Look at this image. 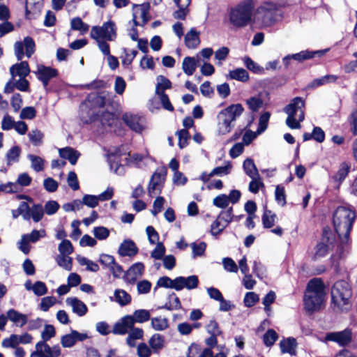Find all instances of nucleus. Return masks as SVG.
Masks as SVG:
<instances>
[{
	"label": "nucleus",
	"instance_id": "obj_7",
	"mask_svg": "<svg viewBox=\"0 0 357 357\" xmlns=\"http://www.w3.org/2000/svg\"><path fill=\"white\" fill-rule=\"evenodd\" d=\"M257 20L264 26H271L282 19V10L272 2H264L256 11Z\"/></svg>",
	"mask_w": 357,
	"mask_h": 357
},
{
	"label": "nucleus",
	"instance_id": "obj_46",
	"mask_svg": "<svg viewBox=\"0 0 357 357\" xmlns=\"http://www.w3.org/2000/svg\"><path fill=\"white\" fill-rule=\"evenodd\" d=\"M27 157L31 161V167L34 171L39 172L44 169L45 160L42 158L33 154H29Z\"/></svg>",
	"mask_w": 357,
	"mask_h": 357
},
{
	"label": "nucleus",
	"instance_id": "obj_45",
	"mask_svg": "<svg viewBox=\"0 0 357 357\" xmlns=\"http://www.w3.org/2000/svg\"><path fill=\"white\" fill-rule=\"evenodd\" d=\"M44 208L40 204H33L30 208V215L35 222H40L44 215Z\"/></svg>",
	"mask_w": 357,
	"mask_h": 357
},
{
	"label": "nucleus",
	"instance_id": "obj_2",
	"mask_svg": "<svg viewBox=\"0 0 357 357\" xmlns=\"http://www.w3.org/2000/svg\"><path fill=\"white\" fill-rule=\"evenodd\" d=\"M244 111L240 103L231 104L217 114V132L220 135L229 134L235 127L236 121Z\"/></svg>",
	"mask_w": 357,
	"mask_h": 357
},
{
	"label": "nucleus",
	"instance_id": "obj_12",
	"mask_svg": "<svg viewBox=\"0 0 357 357\" xmlns=\"http://www.w3.org/2000/svg\"><path fill=\"white\" fill-rule=\"evenodd\" d=\"M287 115H295L300 121L305 119V101L301 97H296L284 108Z\"/></svg>",
	"mask_w": 357,
	"mask_h": 357
},
{
	"label": "nucleus",
	"instance_id": "obj_27",
	"mask_svg": "<svg viewBox=\"0 0 357 357\" xmlns=\"http://www.w3.org/2000/svg\"><path fill=\"white\" fill-rule=\"evenodd\" d=\"M297 342L294 337L284 338L280 342V348L282 354H289L290 355L296 354Z\"/></svg>",
	"mask_w": 357,
	"mask_h": 357
},
{
	"label": "nucleus",
	"instance_id": "obj_56",
	"mask_svg": "<svg viewBox=\"0 0 357 357\" xmlns=\"http://www.w3.org/2000/svg\"><path fill=\"white\" fill-rule=\"evenodd\" d=\"M56 335L55 328L53 325L45 324L43 331L41 333V341L47 342Z\"/></svg>",
	"mask_w": 357,
	"mask_h": 357
},
{
	"label": "nucleus",
	"instance_id": "obj_18",
	"mask_svg": "<svg viewBox=\"0 0 357 357\" xmlns=\"http://www.w3.org/2000/svg\"><path fill=\"white\" fill-rule=\"evenodd\" d=\"M151 159L150 155L134 153L132 155L128 153V157L125 158L126 163L128 165H132L138 168H143L147 165V160Z\"/></svg>",
	"mask_w": 357,
	"mask_h": 357
},
{
	"label": "nucleus",
	"instance_id": "obj_10",
	"mask_svg": "<svg viewBox=\"0 0 357 357\" xmlns=\"http://www.w3.org/2000/svg\"><path fill=\"white\" fill-rule=\"evenodd\" d=\"M167 169L165 167L158 168L149 181L148 186V193L149 196L153 197L161 192L165 181Z\"/></svg>",
	"mask_w": 357,
	"mask_h": 357
},
{
	"label": "nucleus",
	"instance_id": "obj_63",
	"mask_svg": "<svg viewBox=\"0 0 357 357\" xmlns=\"http://www.w3.org/2000/svg\"><path fill=\"white\" fill-rule=\"evenodd\" d=\"M213 204L220 208H227L229 204L227 195L225 194L218 195L213 199Z\"/></svg>",
	"mask_w": 357,
	"mask_h": 357
},
{
	"label": "nucleus",
	"instance_id": "obj_48",
	"mask_svg": "<svg viewBox=\"0 0 357 357\" xmlns=\"http://www.w3.org/2000/svg\"><path fill=\"white\" fill-rule=\"evenodd\" d=\"M276 215L271 211L266 209L262 215V224L264 228H271L274 225Z\"/></svg>",
	"mask_w": 357,
	"mask_h": 357
},
{
	"label": "nucleus",
	"instance_id": "obj_19",
	"mask_svg": "<svg viewBox=\"0 0 357 357\" xmlns=\"http://www.w3.org/2000/svg\"><path fill=\"white\" fill-rule=\"evenodd\" d=\"M133 327L132 319L130 315H127L121 318L116 322L112 330V332L116 335H125L128 333V330Z\"/></svg>",
	"mask_w": 357,
	"mask_h": 357
},
{
	"label": "nucleus",
	"instance_id": "obj_32",
	"mask_svg": "<svg viewBox=\"0 0 357 357\" xmlns=\"http://www.w3.org/2000/svg\"><path fill=\"white\" fill-rule=\"evenodd\" d=\"M149 344L153 352L158 354L164 347L165 337L159 333H155L149 340Z\"/></svg>",
	"mask_w": 357,
	"mask_h": 357
},
{
	"label": "nucleus",
	"instance_id": "obj_33",
	"mask_svg": "<svg viewBox=\"0 0 357 357\" xmlns=\"http://www.w3.org/2000/svg\"><path fill=\"white\" fill-rule=\"evenodd\" d=\"M197 61L195 57L186 56L182 63V69L188 76L193 75L197 68Z\"/></svg>",
	"mask_w": 357,
	"mask_h": 357
},
{
	"label": "nucleus",
	"instance_id": "obj_53",
	"mask_svg": "<svg viewBox=\"0 0 357 357\" xmlns=\"http://www.w3.org/2000/svg\"><path fill=\"white\" fill-rule=\"evenodd\" d=\"M218 217L219 219L224 222L222 227H226L234 218L232 207L229 208L226 211H221Z\"/></svg>",
	"mask_w": 357,
	"mask_h": 357
},
{
	"label": "nucleus",
	"instance_id": "obj_39",
	"mask_svg": "<svg viewBox=\"0 0 357 357\" xmlns=\"http://www.w3.org/2000/svg\"><path fill=\"white\" fill-rule=\"evenodd\" d=\"M337 79V76L335 75H327L319 78L314 79L310 84L309 87L316 88L328 83H333Z\"/></svg>",
	"mask_w": 357,
	"mask_h": 357
},
{
	"label": "nucleus",
	"instance_id": "obj_59",
	"mask_svg": "<svg viewBox=\"0 0 357 357\" xmlns=\"http://www.w3.org/2000/svg\"><path fill=\"white\" fill-rule=\"evenodd\" d=\"M93 233L96 238L100 241L105 240L109 236V230L102 226L95 227Z\"/></svg>",
	"mask_w": 357,
	"mask_h": 357
},
{
	"label": "nucleus",
	"instance_id": "obj_41",
	"mask_svg": "<svg viewBox=\"0 0 357 357\" xmlns=\"http://www.w3.org/2000/svg\"><path fill=\"white\" fill-rule=\"evenodd\" d=\"M229 76L231 79L245 82L249 79V74L246 70L238 68L229 71Z\"/></svg>",
	"mask_w": 357,
	"mask_h": 357
},
{
	"label": "nucleus",
	"instance_id": "obj_40",
	"mask_svg": "<svg viewBox=\"0 0 357 357\" xmlns=\"http://www.w3.org/2000/svg\"><path fill=\"white\" fill-rule=\"evenodd\" d=\"M151 318L150 312L147 310L141 309L137 310L134 312L133 315L131 316L132 319L133 325L135 322L144 323L149 320Z\"/></svg>",
	"mask_w": 357,
	"mask_h": 357
},
{
	"label": "nucleus",
	"instance_id": "obj_21",
	"mask_svg": "<svg viewBox=\"0 0 357 357\" xmlns=\"http://www.w3.org/2000/svg\"><path fill=\"white\" fill-rule=\"evenodd\" d=\"M138 248L133 241L124 240L120 245L118 253L121 257H134L138 252Z\"/></svg>",
	"mask_w": 357,
	"mask_h": 357
},
{
	"label": "nucleus",
	"instance_id": "obj_5",
	"mask_svg": "<svg viewBox=\"0 0 357 357\" xmlns=\"http://www.w3.org/2000/svg\"><path fill=\"white\" fill-rule=\"evenodd\" d=\"M255 0H243L232 8L229 14L230 23L236 28L245 27L252 20Z\"/></svg>",
	"mask_w": 357,
	"mask_h": 357
},
{
	"label": "nucleus",
	"instance_id": "obj_11",
	"mask_svg": "<svg viewBox=\"0 0 357 357\" xmlns=\"http://www.w3.org/2000/svg\"><path fill=\"white\" fill-rule=\"evenodd\" d=\"M123 155L120 147L110 148L107 153V162L110 169L116 174L123 175L125 173L124 166L121 163V157Z\"/></svg>",
	"mask_w": 357,
	"mask_h": 357
},
{
	"label": "nucleus",
	"instance_id": "obj_28",
	"mask_svg": "<svg viewBox=\"0 0 357 357\" xmlns=\"http://www.w3.org/2000/svg\"><path fill=\"white\" fill-rule=\"evenodd\" d=\"M8 319L13 322L17 326L22 327L27 322V316L14 309H10L6 313Z\"/></svg>",
	"mask_w": 357,
	"mask_h": 357
},
{
	"label": "nucleus",
	"instance_id": "obj_52",
	"mask_svg": "<svg viewBox=\"0 0 357 357\" xmlns=\"http://www.w3.org/2000/svg\"><path fill=\"white\" fill-rule=\"evenodd\" d=\"M56 261L58 265L67 271L72 268V258L68 255H59L56 257Z\"/></svg>",
	"mask_w": 357,
	"mask_h": 357
},
{
	"label": "nucleus",
	"instance_id": "obj_47",
	"mask_svg": "<svg viewBox=\"0 0 357 357\" xmlns=\"http://www.w3.org/2000/svg\"><path fill=\"white\" fill-rule=\"evenodd\" d=\"M278 339V335L273 329H268L263 335V342L266 347H271Z\"/></svg>",
	"mask_w": 357,
	"mask_h": 357
},
{
	"label": "nucleus",
	"instance_id": "obj_54",
	"mask_svg": "<svg viewBox=\"0 0 357 357\" xmlns=\"http://www.w3.org/2000/svg\"><path fill=\"white\" fill-rule=\"evenodd\" d=\"M349 167L346 163H342L337 173L333 176V179L341 183L347 176Z\"/></svg>",
	"mask_w": 357,
	"mask_h": 357
},
{
	"label": "nucleus",
	"instance_id": "obj_50",
	"mask_svg": "<svg viewBox=\"0 0 357 357\" xmlns=\"http://www.w3.org/2000/svg\"><path fill=\"white\" fill-rule=\"evenodd\" d=\"M157 85L155 89V93H160L161 91H165V89H170L172 87V83L163 75H159L157 77Z\"/></svg>",
	"mask_w": 357,
	"mask_h": 357
},
{
	"label": "nucleus",
	"instance_id": "obj_8",
	"mask_svg": "<svg viewBox=\"0 0 357 357\" xmlns=\"http://www.w3.org/2000/svg\"><path fill=\"white\" fill-rule=\"evenodd\" d=\"M116 36V26L111 20L105 22L102 26H93L91 31V38L96 40L98 47L100 43L113 41Z\"/></svg>",
	"mask_w": 357,
	"mask_h": 357
},
{
	"label": "nucleus",
	"instance_id": "obj_17",
	"mask_svg": "<svg viewBox=\"0 0 357 357\" xmlns=\"http://www.w3.org/2000/svg\"><path fill=\"white\" fill-rule=\"evenodd\" d=\"M36 349L42 351L45 357H59L61 354V349L59 344L50 347L45 341H39L36 344Z\"/></svg>",
	"mask_w": 357,
	"mask_h": 357
},
{
	"label": "nucleus",
	"instance_id": "obj_62",
	"mask_svg": "<svg viewBox=\"0 0 357 357\" xmlns=\"http://www.w3.org/2000/svg\"><path fill=\"white\" fill-rule=\"evenodd\" d=\"M28 137L34 146H38L42 143L43 134L39 130L36 129L30 131Z\"/></svg>",
	"mask_w": 357,
	"mask_h": 357
},
{
	"label": "nucleus",
	"instance_id": "obj_15",
	"mask_svg": "<svg viewBox=\"0 0 357 357\" xmlns=\"http://www.w3.org/2000/svg\"><path fill=\"white\" fill-rule=\"evenodd\" d=\"M174 284V289L176 291H181L184 288L191 290L197 287L199 279L195 275H190L188 277L179 276L175 278Z\"/></svg>",
	"mask_w": 357,
	"mask_h": 357
},
{
	"label": "nucleus",
	"instance_id": "obj_43",
	"mask_svg": "<svg viewBox=\"0 0 357 357\" xmlns=\"http://www.w3.org/2000/svg\"><path fill=\"white\" fill-rule=\"evenodd\" d=\"M168 310H176L181 308V304L178 296L174 293L169 295L168 302L162 307Z\"/></svg>",
	"mask_w": 357,
	"mask_h": 357
},
{
	"label": "nucleus",
	"instance_id": "obj_37",
	"mask_svg": "<svg viewBox=\"0 0 357 357\" xmlns=\"http://www.w3.org/2000/svg\"><path fill=\"white\" fill-rule=\"evenodd\" d=\"M71 31H79L80 35H84L89 31V25L82 20L80 17H75L70 22Z\"/></svg>",
	"mask_w": 357,
	"mask_h": 357
},
{
	"label": "nucleus",
	"instance_id": "obj_24",
	"mask_svg": "<svg viewBox=\"0 0 357 357\" xmlns=\"http://www.w3.org/2000/svg\"><path fill=\"white\" fill-rule=\"evenodd\" d=\"M59 153L61 158L68 160L73 165H75L77 163L78 158L80 156V153L70 146L59 149Z\"/></svg>",
	"mask_w": 357,
	"mask_h": 357
},
{
	"label": "nucleus",
	"instance_id": "obj_4",
	"mask_svg": "<svg viewBox=\"0 0 357 357\" xmlns=\"http://www.w3.org/2000/svg\"><path fill=\"white\" fill-rule=\"evenodd\" d=\"M352 291L345 280L337 281L331 289L333 308L335 311H347L351 307Z\"/></svg>",
	"mask_w": 357,
	"mask_h": 357
},
{
	"label": "nucleus",
	"instance_id": "obj_13",
	"mask_svg": "<svg viewBox=\"0 0 357 357\" xmlns=\"http://www.w3.org/2000/svg\"><path fill=\"white\" fill-rule=\"evenodd\" d=\"M351 331L349 329L338 332H331L327 333L325 337L326 341L336 342L341 347L347 345L351 342Z\"/></svg>",
	"mask_w": 357,
	"mask_h": 357
},
{
	"label": "nucleus",
	"instance_id": "obj_1",
	"mask_svg": "<svg viewBox=\"0 0 357 357\" xmlns=\"http://www.w3.org/2000/svg\"><path fill=\"white\" fill-rule=\"evenodd\" d=\"M356 217V211L353 208L343 206L337 207L333 213L334 228L340 240V245L337 247V253L339 256L349 252V234Z\"/></svg>",
	"mask_w": 357,
	"mask_h": 357
},
{
	"label": "nucleus",
	"instance_id": "obj_26",
	"mask_svg": "<svg viewBox=\"0 0 357 357\" xmlns=\"http://www.w3.org/2000/svg\"><path fill=\"white\" fill-rule=\"evenodd\" d=\"M200 32L195 28H191L185 36V44L189 49H195L200 43Z\"/></svg>",
	"mask_w": 357,
	"mask_h": 357
},
{
	"label": "nucleus",
	"instance_id": "obj_42",
	"mask_svg": "<svg viewBox=\"0 0 357 357\" xmlns=\"http://www.w3.org/2000/svg\"><path fill=\"white\" fill-rule=\"evenodd\" d=\"M151 326L155 331H162L169 327V321L165 317H153L151 319Z\"/></svg>",
	"mask_w": 357,
	"mask_h": 357
},
{
	"label": "nucleus",
	"instance_id": "obj_57",
	"mask_svg": "<svg viewBox=\"0 0 357 357\" xmlns=\"http://www.w3.org/2000/svg\"><path fill=\"white\" fill-rule=\"evenodd\" d=\"M232 169V165L230 162H227V165L225 166H220L215 167L211 172V176H222L229 174Z\"/></svg>",
	"mask_w": 357,
	"mask_h": 357
},
{
	"label": "nucleus",
	"instance_id": "obj_64",
	"mask_svg": "<svg viewBox=\"0 0 357 357\" xmlns=\"http://www.w3.org/2000/svg\"><path fill=\"white\" fill-rule=\"evenodd\" d=\"M153 350L146 343H140L137 348V354L138 357H150Z\"/></svg>",
	"mask_w": 357,
	"mask_h": 357
},
{
	"label": "nucleus",
	"instance_id": "obj_20",
	"mask_svg": "<svg viewBox=\"0 0 357 357\" xmlns=\"http://www.w3.org/2000/svg\"><path fill=\"white\" fill-rule=\"evenodd\" d=\"M122 119L124 123L133 131L140 133L144 130V126L141 123L139 116L126 113L123 115Z\"/></svg>",
	"mask_w": 357,
	"mask_h": 357
},
{
	"label": "nucleus",
	"instance_id": "obj_34",
	"mask_svg": "<svg viewBox=\"0 0 357 357\" xmlns=\"http://www.w3.org/2000/svg\"><path fill=\"white\" fill-rule=\"evenodd\" d=\"M89 94H87L84 101L79 105V115L83 123H89Z\"/></svg>",
	"mask_w": 357,
	"mask_h": 357
},
{
	"label": "nucleus",
	"instance_id": "obj_25",
	"mask_svg": "<svg viewBox=\"0 0 357 357\" xmlns=\"http://www.w3.org/2000/svg\"><path fill=\"white\" fill-rule=\"evenodd\" d=\"M30 73L29 64L26 61H21L13 65L10 68V73L13 77L19 76L26 77Z\"/></svg>",
	"mask_w": 357,
	"mask_h": 357
},
{
	"label": "nucleus",
	"instance_id": "obj_58",
	"mask_svg": "<svg viewBox=\"0 0 357 357\" xmlns=\"http://www.w3.org/2000/svg\"><path fill=\"white\" fill-rule=\"evenodd\" d=\"M246 104L252 112H257L263 105L262 100L259 97H251L246 100Z\"/></svg>",
	"mask_w": 357,
	"mask_h": 357
},
{
	"label": "nucleus",
	"instance_id": "obj_30",
	"mask_svg": "<svg viewBox=\"0 0 357 357\" xmlns=\"http://www.w3.org/2000/svg\"><path fill=\"white\" fill-rule=\"evenodd\" d=\"M114 194V189L111 187H108L104 192L100 193L99 195H91V208H94L98 204V202L107 201L110 199Z\"/></svg>",
	"mask_w": 357,
	"mask_h": 357
},
{
	"label": "nucleus",
	"instance_id": "obj_51",
	"mask_svg": "<svg viewBox=\"0 0 357 357\" xmlns=\"http://www.w3.org/2000/svg\"><path fill=\"white\" fill-rule=\"evenodd\" d=\"M30 243H35L38 242L41 238L46 236V231L45 229H33L30 234H24Z\"/></svg>",
	"mask_w": 357,
	"mask_h": 357
},
{
	"label": "nucleus",
	"instance_id": "obj_14",
	"mask_svg": "<svg viewBox=\"0 0 357 357\" xmlns=\"http://www.w3.org/2000/svg\"><path fill=\"white\" fill-rule=\"evenodd\" d=\"M35 73L37 78L43 83L44 88L46 89L50 80L58 75V70L49 66L38 65Z\"/></svg>",
	"mask_w": 357,
	"mask_h": 357
},
{
	"label": "nucleus",
	"instance_id": "obj_31",
	"mask_svg": "<svg viewBox=\"0 0 357 357\" xmlns=\"http://www.w3.org/2000/svg\"><path fill=\"white\" fill-rule=\"evenodd\" d=\"M20 215H22L24 220L31 219L30 207L25 202H22L17 209L12 210V216L14 219L17 218Z\"/></svg>",
	"mask_w": 357,
	"mask_h": 357
},
{
	"label": "nucleus",
	"instance_id": "obj_44",
	"mask_svg": "<svg viewBox=\"0 0 357 357\" xmlns=\"http://www.w3.org/2000/svg\"><path fill=\"white\" fill-rule=\"evenodd\" d=\"M21 149L18 146H13L6 153L7 165H10L13 162L19 161Z\"/></svg>",
	"mask_w": 357,
	"mask_h": 357
},
{
	"label": "nucleus",
	"instance_id": "obj_61",
	"mask_svg": "<svg viewBox=\"0 0 357 357\" xmlns=\"http://www.w3.org/2000/svg\"><path fill=\"white\" fill-rule=\"evenodd\" d=\"M166 249L165 245L161 242H158L155 248L151 253V257L156 260L162 259L165 255Z\"/></svg>",
	"mask_w": 357,
	"mask_h": 357
},
{
	"label": "nucleus",
	"instance_id": "obj_36",
	"mask_svg": "<svg viewBox=\"0 0 357 357\" xmlns=\"http://www.w3.org/2000/svg\"><path fill=\"white\" fill-rule=\"evenodd\" d=\"M243 168L245 174L250 178L256 177V176L259 175L254 160L251 158H247L244 160L243 163Z\"/></svg>",
	"mask_w": 357,
	"mask_h": 357
},
{
	"label": "nucleus",
	"instance_id": "obj_35",
	"mask_svg": "<svg viewBox=\"0 0 357 357\" xmlns=\"http://www.w3.org/2000/svg\"><path fill=\"white\" fill-rule=\"evenodd\" d=\"M143 336L144 331L142 328L132 327L128 332L126 342L130 347H135L136 345L135 341L142 339Z\"/></svg>",
	"mask_w": 357,
	"mask_h": 357
},
{
	"label": "nucleus",
	"instance_id": "obj_60",
	"mask_svg": "<svg viewBox=\"0 0 357 357\" xmlns=\"http://www.w3.org/2000/svg\"><path fill=\"white\" fill-rule=\"evenodd\" d=\"M60 255H68L73 252V248L69 240L63 239L58 247Z\"/></svg>",
	"mask_w": 357,
	"mask_h": 357
},
{
	"label": "nucleus",
	"instance_id": "obj_23",
	"mask_svg": "<svg viewBox=\"0 0 357 357\" xmlns=\"http://www.w3.org/2000/svg\"><path fill=\"white\" fill-rule=\"evenodd\" d=\"M66 303L72 307L73 312L79 317L84 316L88 311L87 306L76 297L67 298Z\"/></svg>",
	"mask_w": 357,
	"mask_h": 357
},
{
	"label": "nucleus",
	"instance_id": "obj_55",
	"mask_svg": "<svg viewBox=\"0 0 357 357\" xmlns=\"http://www.w3.org/2000/svg\"><path fill=\"white\" fill-rule=\"evenodd\" d=\"M252 181L249 183L248 189L250 192L257 194L261 188L264 186L261 181L260 175L256 176V177H251Z\"/></svg>",
	"mask_w": 357,
	"mask_h": 357
},
{
	"label": "nucleus",
	"instance_id": "obj_49",
	"mask_svg": "<svg viewBox=\"0 0 357 357\" xmlns=\"http://www.w3.org/2000/svg\"><path fill=\"white\" fill-rule=\"evenodd\" d=\"M190 247L192 251V258L195 259L197 257H202L204 255L206 244L204 242L192 243Z\"/></svg>",
	"mask_w": 357,
	"mask_h": 357
},
{
	"label": "nucleus",
	"instance_id": "obj_3",
	"mask_svg": "<svg viewBox=\"0 0 357 357\" xmlns=\"http://www.w3.org/2000/svg\"><path fill=\"white\" fill-rule=\"evenodd\" d=\"M325 296L324 284L320 278L310 280L304 296L305 308L308 312L319 309Z\"/></svg>",
	"mask_w": 357,
	"mask_h": 357
},
{
	"label": "nucleus",
	"instance_id": "obj_6",
	"mask_svg": "<svg viewBox=\"0 0 357 357\" xmlns=\"http://www.w3.org/2000/svg\"><path fill=\"white\" fill-rule=\"evenodd\" d=\"M340 245V240L337 241L335 234L329 229L324 228L323 229L322 236L319 242L314 248V252L312 256L314 260L326 257L331 251H333V257L341 258L344 257L347 253L342 256H339L337 253V247Z\"/></svg>",
	"mask_w": 357,
	"mask_h": 357
},
{
	"label": "nucleus",
	"instance_id": "obj_29",
	"mask_svg": "<svg viewBox=\"0 0 357 357\" xmlns=\"http://www.w3.org/2000/svg\"><path fill=\"white\" fill-rule=\"evenodd\" d=\"M100 51L107 56V61L109 68L112 70L116 69L119 66V61L116 57L110 54L109 45L107 43H100L99 44Z\"/></svg>",
	"mask_w": 357,
	"mask_h": 357
},
{
	"label": "nucleus",
	"instance_id": "obj_9",
	"mask_svg": "<svg viewBox=\"0 0 357 357\" xmlns=\"http://www.w3.org/2000/svg\"><path fill=\"white\" fill-rule=\"evenodd\" d=\"M36 44L30 36L24 38L23 41H17L14 44L15 54L18 61H22L24 55L30 58L35 52Z\"/></svg>",
	"mask_w": 357,
	"mask_h": 357
},
{
	"label": "nucleus",
	"instance_id": "obj_38",
	"mask_svg": "<svg viewBox=\"0 0 357 357\" xmlns=\"http://www.w3.org/2000/svg\"><path fill=\"white\" fill-rule=\"evenodd\" d=\"M114 300L121 306L129 304L131 301V296L125 290L116 289L114 294Z\"/></svg>",
	"mask_w": 357,
	"mask_h": 357
},
{
	"label": "nucleus",
	"instance_id": "obj_16",
	"mask_svg": "<svg viewBox=\"0 0 357 357\" xmlns=\"http://www.w3.org/2000/svg\"><path fill=\"white\" fill-rule=\"evenodd\" d=\"M144 272V265L142 262L132 264L124 274V280L130 284H134L141 278Z\"/></svg>",
	"mask_w": 357,
	"mask_h": 357
},
{
	"label": "nucleus",
	"instance_id": "obj_22",
	"mask_svg": "<svg viewBox=\"0 0 357 357\" xmlns=\"http://www.w3.org/2000/svg\"><path fill=\"white\" fill-rule=\"evenodd\" d=\"M326 52H327V50H317V51L303 50L298 53L291 54V57L294 61H296L298 62H302L303 61L312 59L315 56L321 57Z\"/></svg>",
	"mask_w": 357,
	"mask_h": 357
}]
</instances>
